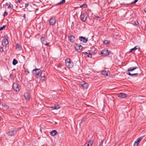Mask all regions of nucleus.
I'll return each instance as SVG.
<instances>
[{"mask_svg":"<svg viewBox=\"0 0 146 146\" xmlns=\"http://www.w3.org/2000/svg\"><path fill=\"white\" fill-rule=\"evenodd\" d=\"M137 66H135L134 67H131L129 68L128 69V71L129 72L128 73V74L131 76H137V75L138 74L137 73H134L133 74H132L130 72H132L135 70V69H137Z\"/></svg>","mask_w":146,"mask_h":146,"instance_id":"1","label":"nucleus"},{"mask_svg":"<svg viewBox=\"0 0 146 146\" xmlns=\"http://www.w3.org/2000/svg\"><path fill=\"white\" fill-rule=\"evenodd\" d=\"M73 63L70 61V59L67 58L65 60V65L68 68H72L73 66Z\"/></svg>","mask_w":146,"mask_h":146,"instance_id":"2","label":"nucleus"},{"mask_svg":"<svg viewBox=\"0 0 146 146\" xmlns=\"http://www.w3.org/2000/svg\"><path fill=\"white\" fill-rule=\"evenodd\" d=\"M80 17L82 21L85 22L86 21L87 19V16L86 13L85 14L84 13L82 12Z\"/></svg>","mask_w":146,"mask_h":146,"instance_id":"3","label":"nucleus"},{"mask_svg":"<svg viewBox=\"0 0 146 146\" xmlns=\"http://www.w3.org/2000/svg\"><path fill=\"white\" fill-rule=\"evenodd\" d=\"M110 52L107 50H104L101 51V54L102 56L108 55Z\"/></svg>","mask_w":146,"mask_h":146,"instance_id":"4","label":"nucleus"},{"mask_svg":"<svg viewBox=\"0 0 146 146\" xmlns=\"http://www.w3.org/2000/svg\"><path fill=\"white\" fill-rule=\"evenodd\" d=\"M15 132V129L14 128H12L9 130L7 134L8 136H11L14 135Z\"/></svg>","mask_w":146,"mask_h":146,"instance_id":"5","label":"nucleus"},{"mask_svg":"<svg viewBox=\"0 0 146 146\" xmlns=\"http://www.w3.org/2000/svg\"><path fill=\"white\" fill-rule=\"evenodd\" d=\"M74 46L76 50L78 52H80L81 51L82 47L81 45L78 44H76Z\"/></svg>","mask_w":146,"mask_h":146,"instance_id":"6","label":"nucleus"},{"mask_svg":"<svg viewBox=\"0 0 146 146\" xmlns=\"http://www.w3.org/2000/svg\"><path fill=\"white\" fill-rule=\"evenodd\" d=\"M13 87L14 90L16 92L18 91L19 90L18 84L16 83H13Z\"/></svg>","mask_w":146,"mask_h":146,"instance_id":"7","label":"nucleus"},{"mask_svg":"<svg viewBox=\"0 0 146 146\" xmlns=\"http://www.w3.org/2000/svg\"><path fill=\"white\" fill-rule=\"evenodd\" d=\"M56 22V20L55 18H51L49 21V23L50 25H54Z\"/></svg>","mask_w":146,"mask_h":146,"instance_id":"8","label":"nucleus"},{"mask_svg":"<svg viewBox=\"0 0 146 146\" xmlns=\"http://www.w3.org/2000/svg\"><path fill=\"white\" fill-rule=\"evenodd\" d=\"M40 40L43 44H44L46 45H48L50 44L49 42H46V40L44 37H42L40 38Z\"/></svg>","mask_w":146,"mask_h":146,"instance_id":"9","label":"nucleus"},{"mask_svg":"<svg viewBox=\"0 0 146 146\" xmlns=\"http://www.w3.org/2000/svg\"><path fill=\"white\" fill-rule=\"evenodd\" d=\"M93 140H89L85 143L84 146H92L93 143Z\"/></svg>","mask_w":146,"mask_h":146,"instance_id":"10","label":"nucleus"},{"mask_svg":"<svg viewBox=\"0 0 146 146\" xmlns=\"http://www.w3.org/2000/svg\"><path fill=\"white\" fill-rule=\"evenodd\" d=\"M127 95L123 93H120L118 94V96L121 98H123L126 97Z\"/></svg>","mask_w":146,"mask_h":146,"instance_id":"11","label":"nucleus"},{"mask_svg":"<svg viewBox=\"0 0 146 146\" xmlns=\"http://www.w3.org/2000/svg\"><path fill=\"white\" fill-rule=\"evenodd\" d=\"M2 44L3 46L7 45L8 43V42L7 39H5L3 40L2 42Z\"/></svg>","mask_w":146,"mask_h":146,"instance_id":"12","label":"nucleus"},{"mask_svg":"<svg viewBox=\"0 0 146 146\" xmlns=\"http://www.w3.org/2000/svg\"><path fill=\"white\" fill-rule=\"evenodd\" d=\"M80 40L84 43H86L88 41L87 38H85L84 37L82 36L80 37Z\"/></svg>","mask_w":146,"mask_h":146,"instance_id":"13","label":"nucleus"},{"mask_svg":"<svg viewBox=\"0 0 146 146\" xmlns=\"http://www.w3.org/2000/svg\"><path fill=\"white\" fill-rule=\"evenodd\" d=\"M82 86L84 88H87L88 87V84L84 82H82L81 84Z\"/></svg>","mask_w":146,"mask_h":146,"instance_id":"14","label":"nucleus"},{"mask_svg":"<svg viewBox=\"0 0 146 146\" xmlns=\"http://www.w3.org/2000/svg\"><path fill=\"white\" fill-rule=\"evenodd\" d=\"M68 38L70 41L71 42H74L75 41V37L72 35H70L68 37Z\"/></svg>","mask_w":146,"mask_h":146,"instance_id":"15","label":"nucleus"},{"mask_svg":"<svg viewBox=\"0 0 146 146\" xmlns=\"http://www.w3.org/2000/svg\"><path fill=\"white\" fill-rule=\"evenodd\" d=\"M60 108V106L59 105H55L54 107H51L52 110H57L59 109Z\"/></svg>","mask_w":146,"mask_h":146,"instance_id":"16","label":"nucleus"},{"mask_svg":"<svg viewBox=\"0 0 146 146\" xmlns=\"http://www.w3.org/2000/svg\"><path fill=\"white\" fill-rule=\"evenodd\" d=\"M24 96L27 100H29L30 99V94L27 92H26Z\"/></svg>","mask_w":146,"mask_h":146,"instance_id":"17","label":"nucleus"},{"mask_svg":"<svg viewBox=\"0 0 146 146\" xmlns=\"http://www.w3.org/2000/svg\"><path fill=\"white\" fill-rule=\"evenodd\" d=\"M102 74L105 76H107L108 74H109V72L108 71H102Z\"/></svg>","mask_w":146,"mask_h":146,"instance_id":"18","label":"nucleus"},{"mask_svg":"<svg viewBox=\"0 0 146 146\" xmlns=\"http://www.w3.org/2000/svg\"><path fill=\"white\" fill-rule=\"evenodd\" d=\"M57 132L56 130H54L51 131L50 133V135L52 136H54L56 135L57 133Z\"/></svg>","mask_w":146,"mask_h":146,"instance_id":"19","label":"nucleus"},{"mask_svg":"<svg viewBox=\"0 0 146 146\" xmlns=\"http://www.w3.org/2000/svg\"><path fill=\"white\" fill-rule=\"evenodd\" d=\"M6 5L8 6V9H12L13 7V5L11 3L9 4L6 3Z\"/></svg>","mask_w":146,"mask_h":146,"instance_id":"20","label":"nucleus"},{"mask_svg":"<svg viewBox=\"0 0 146 146\" xmlns=\"http://www.w3.org/2000/svg\"><path fill=\"white\" fill-rule=\"evenodd\" d=\"M42 74V71H39L38 73H36V78H38L40 77L41 75Z\"/></svg>","mask_w":146,"mask_h":146,"instance_id":"21","label":"nucleus"},{"mask_svg":"<svg viewBox=\"0 0 146 146\" xmlns=\"http://www.w3.org/2000/svg\"><path fill=\"white\" fill-rule=\"evenodd\" d=\"M21 46L19 44H17L16 46V49L18 51H19L21 49Z\"/></svg>","mask_w":146,"mask_h":146,"instance_id":"22","label":"nucleus"},{"mask_svg":"<svg viewBox=\"0 0 146 146\" xmlns=\"http://www.w3.org/2000/svg\"><path fill=\"white\" fill-rule=\"evenodd\" d=\"M137 46H135L134 48H132V49H131L130 50V51H129V53H131V52H132V51H133V50H137Z\"/></svg>","mask_w":146,"mask_h":146,"instance_id":"23","label":"nucleus"},{"mask_svg":"<svg viewBox=\"0 0 146 146\" xmlns=\"http://www.w3.org/2000/svg\"><path fill=\"white\" fill-rule=\"evenodd\" d=\"M143 137H140L139 138L137 139V140L136 141H135V142L139 143L141 140L143 139Z\"/></svg>","mask_w":146,"mask_h":146,"instance_id":"24","label":"nucleus"},{"mask_svg":"<svg viewBox=\"0 0 146 146\" xmlns=\"http://www.w3.org/2000/svg\"><path fill=\"white\" fill-rule=\"evenodd\" d=\"M18 63L17 61L15 59H14L13 60V64L14 65H15L16 64H17Z\"/></svg>","mask_w":146,"mask_h":146,"instance_id":"25","label":"nucleus"},{"mask_svg":"<svg viewBox=\"0 0 146 146\" xmlns=\"http://www.w3.org/2000/svg\"><path fill=\"white\" fill-rule=\"evenodd\" d=\"M86 53L87 54V55L88 57H91L92 56V54L91 53H87V52H86Z\"/></svg>","mask_w":146,"mask_h":146,"instance_id":"26","label":"nucleus"},{"mask_svg":"<svg viewBox=\"0 0 146 146\" xmlns=\"http://www.w3.org/2000/svg\"><path fill=\"white\" fill-rule=\"evenodd\" d=\"M110 42L108 40H106L104 41V43L105 44H107Z\"/></svg>","mask_w":146,"mask_h":146,"instance_id":"27","label":"nucleus"},{"mask_svg":"<svg viewBox=\"0 0 146 146\" xmlns=\"http://www.w3.org/2000/svg\"><path fill=\"white\" fill-rule=\"evenodd\" d=\"M39 69H35L34 70H32V72L33 73H35V72H36V70H38Z\"/></svg>","mask_w":146,"mask_h":146,"instance_id":"28","label":"nucleus"},{"mask_svg":"<svg viewBox=\"0 0 146 146\" xmlns=\"http://www.w3.org/2000/svg\"><path fill=\"white\" fill-rule=\"evenodd\" d=\"M45 77L44 76H43L41 77V80L42 81H44L45 80Z\"/></svg>","mask_w":146,"mask_h":146,"instance_id":"29","label":"nucleus"},{"mask_svg":"<svg viewBox=\"0 0 146 146\" xmlns=\"http://www.w3.org/2000/svg\"><path fill=\"white\" fill-rule=\"evenodd\" d=\"M5 27V26H3V27H1L0 28V31L4 29Z\"/></svg>","mask_w":146,"mask_h":146,"instance_id":"30","label":"nucleus"},{"mask_svg":"<svg viewBox=\"0 0 146 146\" xmlns=\"http://www.w3.org/2000/svg\"><path fill=\"white\" fill-rule=\"evenodd\" d=\"M103 142H104L103 140H102L101 142H100V144H99V146H101L102 145V144L103 143Z\"/></svg>","mask_w":146,"mask_h":146,"instance_id":"31","label":"nucleus"},{"mask_svg":"<svg viewBox=\"0 0 146 146\" xmlns=\"http://www.w3.org/2000/svg\"><path fill=\"white\" fill-rule=\"evenodd\" d=\"M65 1V0H62L61 2L58 3V4H60L62 3H64Z\"/></svg>","mask_w":146,"mask_h":146,"instance_id":"32","label":"nucleus"},{"mask_svg":"<svg viewBox=\"0 0 146 146\" xmlns=\"http://www.w3.org/2000/svg\"><path fill=\"white\" fill-rule=\"evenodd\" d=\"M138 143H137V142L135 141L134 143L133 146H138Z\"/></svg>","mask_w":146,"mask_h":146,"instance_id":"33","label":"nucleus"},{"mask_svg":"<svg viewBox=\"0 0 146 146\" xmlns=\"http://www.w3.org/2000/svg\"><path fill=\"white\" fill-rule=\"evenodd\" d=\"M3 108L4 109H7L8 108V106L7 105H5L3 106Z\"/></svg>","mask_w":146,"mask_h":146,"instance_id":"34","label":"nucleus"},{"mask_svg":"<svg viewBox=\"0 0 146 146\" xmlns=\"http://www.w3.org/2000/svg\"><path fill=\"white\" fill-rule=\"evenodd\" d=\"M7 15H8V13L7 12L5 11L4 13V14L3 15V16L4 17H5V16Z\"/></svg>","mask_w":146,"mask_h":146,"instance_id":"35","label":"nucleus"},{"mask_svg":"<svg viewBox=\"0 0 146 146\" xmlns=\"http://www.w3.org/2000/svg\"><path fill=\"white\" fill-rule=\"evenodd\" d=\"M3 51V48L2 47H0V52H2Z\"/></svg>","mask_w":146,"mask_h":146,"instance_id":"36","label":"nucleus"},{"mask_svg":"<svg viewBox=\"0 0 146 146\" xmlns=\"http://www.w3.org/2000/svg\"><path fill=\"white\" fill-rule=\"evenodd\" d=\"M138 0H135L133 2H132V4H134L136 3Z\"/></svg>","mask_w":146,"mask_h":146,"instance_id":"37","label":"nucleus"},{"mask_svg":"<svg viewBox=\"0 0 146 146\" xmlns=\"http://www.w3.org/2000/svg\"><path fill=\"white\" fill-rule=\"evenodd\" d=\"M135 24L136 25H138L139 24V23L137 21H136L135 23Z\"/></svg>","mask_w":146,"mask_h":146,"instance_id":"38","label":"nucleus"},{"mask_svg":"<svg viewBox=\"0 0 146 146\" xmlns=\"http://www.w3.org/2000/svg\"><path fill=\"white\" fill-rule=\"evenodd\" d=\"M98 18L99 17H96L94 19L96 20H97L98 19Z\"/></svg>","mask_w":146,"mask_h":146,"instance_id":"39","label":"nucleus"},{"mask_svg":"<svg viewBox=\"0 0 146 146\" xmlns=\"http://www.w3.org/2000/svg\"><path fill=\"white\" fill-rule=\"evenodd\" d=\"M9 76L11 78H12L13 77V76L12 74H10Z\"/></svg>","mask_w":146,"mask_h":146,"instance_id":"40","label":"nucleus"},{"mask_svg":"<svg viewBox=\"0 0 146 146\" xmlns=\"http://www.w3.org/2000/svg\"><path fill=\"white\" fill-rule=\"evenodd\" d=\"M21 0H17L16 2L17 3L20 2Z\"/></svg>","mask_w":146,"mask_h":146,"instance_id":"41","label":"nucleus"},{"mask_svg":"<svg viewBox=\"0 0 146 146\" xmlns=\"http://www.w3.org/2000/svg\"><path fill=\"white\" fill-rule=\"evenodd\" d=\"M144 11L146 13V7L145 8Z\"/></svg>","mask_w":146,"mask_h":146,"instance_id":"42","label":"nucleus"},{"mask_svg":"<svg viewBox=\"0 0 146 146\" xmlns=\"http://www.w3.org/2000/svg\"><path fill=\"white\" fill-rule=\"evenodd\" d=\"M85 119H83L82 120V121H81V122H82V121H85Z\"/></svg>","mask_w":146,"mask_h":146,"instance_id":"43","label":"nucleus"},{"mask_svg":"<svg viewBox=\"0 0 146 146\" xmlns=\"http://www.w3.org/2000/svg\"><path fill=\"white\" fill-rule=\"evenodd\" d=\"M26 7H27V6L28 5H27V4H26Z\"/></svg>","mask_w":146,"mask_h":146,"instance_id":"44","label":"nucleus"},{"mask_svg":"<svg viewBox=\"0 0 146 146\" xmlns=\"http://www.w3.org/2000/svg\"><path fill=\"white\" fill-rule=\"evenodd\" d=\"M26 7H27V6L28 5H27V4H26Z\"/></svg>","mask_w":146,"mask_h":146,"instance_id":"45","label":"nucleus"},{"mask_svg":"<svg viewBox=\"0 0 146 146\" xmlns=\"http://www.w3.org/2000/svg\"><path fill=\"white\" fill-rule=\"evenodd\" d=\"M26 7H27V6L28 5H27V4H26Z\"/></svg>","mask_w":146,"mask_h":146,"instance_id":"46","label":"nucleus"},{"mask_svg":"<svg viewBox=\"0 0 146 146\" xmlns=\"http://www.w3.org/2000/svg\"><path fill=\"white\" fill-rule=\"evenodd\" d=\"M26 7H27V6L28 5H27V4H26Z\"/></svg>","mask_w":146,"mask_h":146,"instance_id":"47","label":"nucleus"},{"mask_svg":"<svg viewBox=\"0 0 146 146\" xmlns=\"http://www.w3.org/2000/svg\"><path fill=\"white\" fill-rule=\"evenodd\" d=\"M25 15H24V17H25Z\"/></svg>","mask_w":146,"mask_h":146,"instance_id":"48","label":"nucleus"}]
</instances>
